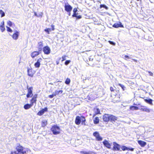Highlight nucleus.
Listing matches in <instances>:
<instances>
[{
    "label": "nucleus",
    "mask_w": 154,
    "mask_h": 154,
    "mask_svg": "<svg viewBox=\"0 0 154 154\" xmlns=\"http://www.w3.org/2000/svg\"><path fill=\"white\" fill-rule=\"evenodd\" d=\"M103 119L106 122H108L110 121L113 123L117 120L118 117L113 115L105 114L103 116Z\"/></svg>",
    "instance_id": "obj_1"
},
{
    "label": "nucleus",
    "mask_w": 154,
    "mask_h": 154,
    "mask_svg": "<svg viewBox=\"0 0 154 154\" xmlns=\"http://www.w3.org/2000/svg\"><path fill=\"white\" fill-rule=\"evenodd\" d=\"M25 148L20 143H17L15 147V151H11L10 154H25L26 152Z\"/></svg>",
    "instance_id": "obj_2"
},
{
    "label": "nucleus",
    "mask_w": 154,
    "mask_h": 154,
    "mask_svg": "<svg viewBox=\"0 0 154 154\" xmlns=\"http://www.w3.org/2000/svg\"><path fill=\"white\" fill-rule=\"evenodd\" d=\"M86 119L83 116H76L75 120V123L77 125H79L81 123L82 125H85Z\"/></svg>",
    "instance_id": "obj_3"
},
{
    "label": "nucleus",
    "mask_w": 154,
    "mask_h": 154,
    "mask_svg": "<svg viewBox=\"0 0 154 154\" xmlns=\"http://www.w3.org/2000/svg\"><path fill=\"white\" fill-rule=\"evenodd\" d=\"M51 130L54 135L59 134L60 133V128L57 125L53 126L51 128Z\"/></svg>",
    "instance_id": "obj_4"
},
{
    "label": "nucleus",
    "mask_w": 154,
    "mask_h": 154,
    "mask_svg": "<svg viewBox=\"0 0 154 154\" xmlns=\"http://www.w3.org/2000/svg\"><path fill=\"white\" fill-rule=\"evenodd\" d=\"M27 93L26 94V97L27 98L32 97L33 95V88L32 86H31L29 88H27Z\"/></svg>",
    "instance_id": "obj_5"
},
{
    "label": "nucleus",
    "mask_w": 154,
    "mask_h": 154,
    "mask_svg": "<svg viewBox=\"0 0 154 154\" xmlns=\"http://www.w3.org/2000/svg\"><path fill=\"white\" fill-rule=\"evenodd\" d=\"M27 71L28 75L31 77H33L35 73V71L31 68H28Z\"/></svg>",
    "instance_id": "obj_6"
},
{
    "label": "nucleus",
    "mask_w": 154,
    "mask_h": 154,
    "mask_svg": "<svg viewBox=\"0 0 154 154\" xmlns=\"http://www.w3.org/2000/svg\"><path fill=\"white\" fill-rule=\"evenodd\" d=\"M42 50L44 54H45L48 55L51 52L50 48L48 46L44 47Z\"/></svg>",
    "instance_id": "obj_7"
},
{
    "label": "nucleus",
    "mask_w": 154,
    "mask_h": 154,
    "mask_svg": "<svg viewBox=\"0 0 154 154\" xmlns=\"http://www.w3.org/2000/svg\"><path fill=\"white\" fill-rule=\"evenodd\" d=\"M93 135L95 137L97 140L101 141L102 140V137L100 136L99 133L98 132L95 131L94 132L93 134Z\"/></svg>",
    "instance_id": "obj_8"
},
{
    "label": "nucleus",
    "mask_w": 154,
    "mask_h": 154,
    "mask_svg": "<svg viewBox=\"0 0 154 154\" xmlns=\"http://www.w3.org/2000/svg\"><path fill=\"white\" fill-rule=\"evenodd\" d=\"M113 146L112 148V150L113 151H119L120 150V145L116 142H113Z\"/></svg>",
    "instance_id": "obj_9"
},
{
    "label": "nucleus",
    "mask_w": 154,
    "mask_h": 154,
    "mask_svg": "<svg viewBox=\"0 0 154 154\" xmlns=\"http://www.w3.org/2000/svg\"><path fill=\"white\" fill-rule=\"evenodd\" d=\"M64 8L65 11L69 13V15L70 16V12L72 10V7L69 4L66 5L64 6Z\"/></svg>",
    "instance_id": "obj_10"
},
{
    "label": "nucleus",
    "mask_w": 154,
    "mask_h": 154,
    "mask_svg": "<svg viewBox=\"0 0 154 154\" xmlns=\"http://www.w3.org/2000/svg\"><path fill=\"white\" fill-rule=\"evenodd\" d=\"M96 97V96L95 93H91L89 94L87 96L88 99L90 100H94Z\"/></svg>",
    "instance_id": "obj_11"
},
{
    "label": "nucleus",
    "mask_w": 154,
    "mask_h": 154,
    "mask_svg": "<svg viewBox=\"0 0 154 154\" xmlns=\"http://www.w3.org/2000/svg\"><path fill=\"white\" fill-rule=\"evenodd\" d=\"M38 95L37 94H35L34 95V96L32 97L31 99L30 100V103L32 106L33 105L34 103L36 104L37 101V97Z\"/></svg>",
    "instance_id": "obj_12"
},
{
    "label": "nucleus",
    "mask_w": 154,
    "mask_h": 154,
    "mask_svg": "<svg viewBox=\"0 0 154 154\" xmlns=\"http://www.w3.org/2000/svg\"><path fill=\"white\" fill-rule=\"evenodd\" d=\"M103 143L105 147L109 149L111 148V144L108 140H104L103 142Z\"/></svg>",
    "instance_id": "obj_13"
},
{
    "label": "nucleus",
    "mask_w": 154,
    "mask_h": 154,
    "mask_svg": "<svg viewBox=\"0 0 154 154\" xmlns=\"http://www.w3.org/2000/svg\"><path fill=\"white\" fill-rule=\"evenodd\" d=\"M43 48V44L42 41L38 42V43L37 48L38 50L41 52Z\"/></svg>",
    "instance_id": "obj_14"
},
{
    "label": "nucleus",
    "mask_w": 154,
    "mask_h": 154,
    "mask_svg": "<svg viewBox=\"0 0 154 154\" xmlns=\"http://www.w3.org/2000/svg\"><path fill=\"white\" fill-rule=\"evenodd\" d=\"M42 60V59L41 58H39L37 60L36 62L34 64V66L35 68H38L40 67L41 63L40 62Z\"/></svg>",
    "instance_id": "obj_15"
},
{
    "label": "nucleus",
    "mask_w": 154,
    "mask_h": 154,
    "mask_svg": "<svg viewBox=\"0 0 154 154\" xmlns=\"http://www.w3.org/2000/svg\"><path fill=\"white\" fill-rule=\"evenodd\" d=\"M41 53V52L38 50V51H35L31 53V56L32 58H33L39 55Z\"/></svg>",
    "instance_id": "obj_16"
},
{
    "label": "nucleus",
    "mask_w": 154,
    "mask_h": 154,
    "mask_svg": "<svg viewBox=\"0 0 154 154\" xmlns=\"http://www.w3.org/2000/svg\"><path fill=\"white\" fill-rule=\"evenodd\" d=\"M19 35V32L16 30L15 31L14 33L12 35V37L13 39L16 40L18 38Z\"/></svg>",
    "instance_id": "obj_17"
},
{
    "label": "nucleus",
    "mask_w": 154,
    "mask_h": 154,
    "mask_svg": "<svg viewBox=\"0 0 154 154\" xmlns=\"http://www.w3.org/2000/svg\"><path fill=\"white\" fill-rule=\"evenodd\" d=\"M140 107L141 108L139 109L142 111L145 112H150V109L147 108L146 106H141Z\"/></svg>",
    "instance_id": "obj_18"
},
{
    "label": "nucleus",
    "mask_w": 154,
    "mask_h": 154,
    "mask_svg": "<svg viewBox=\"0 0 154 154\" xmlns=\"http://www.w3.org/2000/svg\"><path fill=\"white\" fill-rule=\"evenodd\" d=\"M48 111V108L47 107H45L44 109L39 111L37 113V115L41 116L43 115L45 112Z\"/></svg>",
    "instance_id": "obj_19"
},
{
    "label": "nucleus",
    "mask_w": 154,
    "mask_h": 154,
    "mask_svg": "<svg viewBox=\"0 0 154 154\" xmlns=\"http://www.w3.org/2000/svg\"><path fill=\"white\" fill-rule=\"evenodd\" d=\"M112 26L115 28H118L119 27H124L123 25L122 24V23L120 22H119L118 23H115Z\"/></svg>",
    "instance_id": "obj_20"
},
{
    "label": "nucleus",
    "mask_w": 154,
    "mask_h": 154,
    "mask_svg": "<svg viewBox=\"0 0 154 154\" xmlns=\"http://www.w3.org/2000/svg\"><path fill=\"white\" fill-rule=\"evenodd\" d=\"M122 150L124 151L126 150H130L133 151L134 150V148H128L125 146H122L121 147Z\"/></svg>",
    "instance_id": "obj_21"
},
{
    "label": "nucleus",
    "mask_w": 154,
    "mask_h": 154,
    "mask_svg": "<svg viewBox=\"0 0 154 154\" xmlns=\"http://www.w3.org/2000/svg\"><path fill=\"white\" fill-rule=\"evenodd\" d=\"M138 143L142 147H144L146 144V142L141 140H138Z\"/></svg>",
    "instance_id": "obj_22"
},
{
    "label": "nucleus",
    "mask_w": 154,
    "mask_h": 154,
    "mask_svg": "<svg viewBox=\"0 0 154 154\" xmlns=\"http://www.w3.org/2000/svg\"><path fill=\"white\" fill-rule=\"evenodd\" d=\"M1 23V25H0V29L2 32H3L5 30L4 22L3 21Z\"/></svg>",
    "instance_id": "obj_23"
},
{
    "label": "nucleus",
    "mask_w": 154,
    "mask_h": 154,
    "mask_svg": "<svg viewBox=\"0 0 154 154\" xmlns=\"http://www.w3.org/2000/svg\"><path fill=\"white\" fill-rule=\"evenodd\" d=\"M144 100L146 102L150 104V105H153V103H152L153 100L152 99H151L150 98H149L148 99H145Z\"/></svg>",
    "instance_id": "obj_24"
},
{
    "label": "nucleus",
    "mask_w": 154,
    "mask_h": 154,
    "mask_svg": "<svg viewBox=\"0 0 154 154\" xmlns=\"http://www.w3.org/2000/svg\"><path fill=\"white\" fill-rule=\"evenodd\" d=\"M100 122V119L99 118L96 116L93 119V122L94 124H98Z\"/></svg>",
    "instance_id": "obj_25"
},
{
    "label": "nucleus",
    "mask_w": 154,
    "mask_h": 154,
    "mask_svg": "<svg viewBox=\"0 0 154 154\" xmlns=\"http://www.w3.org/2000/svg\"><path fill=\"white\" fill-rule=\"evenodd\" d=\"M32 106V105L31 103H27L25 104L24 106L23 107L25 109H27L30 108Z\"/></svg>",
    "instance_id": "obj_26"
},
{
    "label": "nucleus",
    "mask_w": 154,
    "mask_h": 154,
    "mask_svg": "<svg viewBox=\"0 0 154 154\" xmlns=\"http://www.w3.org/2000/svg\"><path fill=\"white\" fill-rule=\"evenodd\" d=\"M139 109L138 107L134 106H130L129 108L130 110L133 111L134 110H137Z\"/></svg>",
    "instance_id": "obj_27"
},
{
    "label": "nucleus",
    "mask_w": 154,
    "mask_h": 154,
    "mask_svg": "<svg viewBox=\"0 0 154 154\" xmlns=\"http://www.w3.org/2000/svg\"><path fill=\"white\" fill-rule=\"evenodd\" d=\"M101 113L100 112V111L99 109L96 108V111L95 112V113L93 114V118L95 116L98 114H100Z\"/></svg>",
    "instance_id": "obj_28"
},
{
    "label": "nucleus",
    "mask_w": 154,
    "mask_h": 154,
    "mask_svg": "<svg viewBox=\"0 0 154 154\" xmlns=\"http://www.w3.org/2000/svg\"><path fill=\"white\" fill-rule=\"evenodd\" d=\"M47 124V120H43L42 122L41 126L42 127H45Z\"/></svg>",
    "instance_id": "obj_29"
},
{
    "label": "nucleus",
    "mask_w": 154,
    "mask_h": 154,
    "mask_svg": "<svg viewBox=\"0 0 154 154\" xmlns=\"http://www.w3.org/2000/svg\"><path fill=\"white\" fill-rule=\"evenodd\" d=\"M63 91L62 90L59 91H55L54 92V94L56 96L57 95H58L59 94H61L62 93Z\"/></svg>",
    "instance_id": "obj_30"
},
{
    "label": "nucleus",
    "mask_w": 154,
    "mask_h": 154,
    "mask_svg": "<svg viewBox=\"0 0 154 154\" xmlns=\"http://www.w3.org/2000/svg\"><path fill=\"white\" fill-rule=\"evenodd\" d=\"M77 11V9L76 8H74V9L73 10V14L72 15V16L73 17H74L76 16V14H77L76 13V12Z\"/></svg>",
    "instance_id": "obj_31"
},
{
    "label": "nucleus",
    "mask_w": 154,
    "mask_h": 154,
    "mask_svg": "<svg viewBox=\"0 0 154 154\" xmlns=\"http://www.w3.org/2000/svg\"><path fill=\"white\" fill-rule=\"evenodd\" d=\"M100 8H105L106 10H108L109 8L108 7L104 4H101L100 5Z\"/></svg>",
    "instance_id": "obj_32"
},
{
    "label": "nucleus",
    "mask_w": 154,
    "mask_h": 154,
    "mask_svg": "<svg viewBox=\"0 0 154 154\" xmlns=\"http://www.w3.org/2000/svg\"><path fill=\"white\" fill-rule=\"evenodd\" d=\"M34 15L35 16H36L37 17H42L43 15V13L42 12H41L40 13V14H39L38 15L35 12H34Z\"/></svg>",
    "instance_id": "obj_33"
},
{
    "label": "nucleus",
    "mask_w": 154,
    "mask_h": 154,
    "mask_svg": "<svg viewBox=\"0 0 154 154\" xmlns=\"http://www.w3.org/2000/svg\"><path fill=\"white\" fill-rule=\"evenodd\" d=\"M45 31L48 34H50V32L52 31L50 28H46L45 29Z\"/></svg>",
    "instance_id": "obj_34"
},
{
    "label": "nucleus",
    "mask_w": 154,
    "mask_h": 154,
    "mask_svg": "<svg viewBox=\"0 0 154 154\" xmlns=\"http://www.w3.org/2000/svg\"><path fill=\"white\" fill-rule=\"evenodd\" d=\"M70 82V80L69 78H67L65 81V83L67 85H69Z\"/></svg>",
    "instance_id": "obj_35"
},
{
    "label": "nucleus",
    "mask_w": 154,
    "mask_h": 154,
    "mask_svg": "<svg viewBox=\"0 0 154 154\" xmlns=\"http://www.w3.org/2000/svg\"><path fill=\"white\" fill-rule=\"evenodd\" d=\"M0 14L1 15V17H2L5 16V14L4 12L2 10H0Z\"/></svg>",
    "instance_id": "obj_36"
},
{
    "label": "nucleus",
    "mask_w": 154,
    "mask_h": 154,
    "mask_svg": "<svg viewBox=\"0 0 154 154\" xmlns=\"http://www.w3.org/2000/svg\"><path fill=\"white\" fill-rule=\"evenodd\" d=\"M6 27L7 28V30L8 32H11V33L12 32H13L12 30L9 27L6 26Z\"/></svg>",
    "instance_id": "obj_37"
},
{
    "label": "nucleus",
    "mask_w": 154,
    "mask_h": 154,
    "mask_svg": "<svg viewBox=\"0 0 154 154\" xmlns=\"http://www.w3.org/2000/svg\"><path fill=\"white\" fill-rule=\"evenodd\" d=\"M118 85H119L122 88V89L123 91H124L125 90V87L124 86V85H122V84H120V83Z\"/></svg>",
    "instance_id": "obj_38"
},
{
    "label": "nucleus",
    "mask_w": 154,
    "mask_h": 154,
    "mask_svg": "<svg viewBox=\"0 0 154 154\" xmlns=\"http://www.w3.org/2000/svg\"><path fill=\"white\" fill-rule=\"evenodd\" d=\"M7 25L11 27L12 25V22L10 20L8 21L7 22Z\"/></svg>",
    "instance_id": "obj_39"
},
{
    "label": "nucleus",
    "mask_w": 154,
    "mask_h": 154,
    "mask_svg": "<svg viewBox=\"0 0 154 154\" xmlns=\"http://www.w3.org/2000/svg\"><path fill=\"white\" fill-rule=\"evenodd\" d=\"M66 56L65 55H63L62 57V60L61 61L62 62L66 60Z\"/></svg>",
    "instance_id": "obj_40"
},
{
    "label": "nucleus",
    "mask_w": 154,
    "mask_h": 154,
    "mask_svg": "<svg viewBox=\"0 0 154 154\" xmlns=\"http://www.w3.org/2000/svg\"><path fill=\"white\" fill-rule=\"evenodd\" d=\"M124 57L125 58L124 59L126 60H127L128 59H130L131 58L130 57L127 55H125L124 56Z\"/></svg>",
    "instance_id": "obj_41"
},
{
    "label": "nucleus",
    "mask_w": 154,
    "mask_h": 154,
    "mask_svg": "<svg viewBox=\"0 0 154 154\" xmlns=\"http://www.w3.org/2000/svg\"><path fill=\"white\" fill-rule=\"evenodd\" d=\"M55 94H53L51 95H49L48 96V97L49 98H52L53 97H54V96H55Z\"/></svg>",
    "instance_id": "obj_42"
},
{
    "label": "nucleus",
    "mask_w": 154,
    "mask_h": 154,
    "mask_svg": "<svg viewBox=\"0 0 154 154\" xmlns=\"http://www.w3.org/2000/svg\"><path fill=\"white\" fill-rule=\"evenodd\" d=\"M71 61L70 60H66L65 62V64L66 65H67Z\"/></svg>",
    "instance_id": "obj_43"
},
{
    "label": "nucleus",
    "mask_w": 154,
    "mask_h": 154,
    "mask_svg": "<svg viewBox=\"0 0 154 154\" xmlns=\"http://www.w3.org/2000/svg\"><path fill=\"white\" fill-rule=\"evenodd\" d=\"M77 14H76V17H76L77 19H80L82 18V16L81 15L77 16Z\"/></svg>",
    "instance_id": "obj_44"
},
{
    "label": "nucleus",
    "mask_w": 154,
    "mask_h": 154,
    "mask_svg": "<svg viewBox=\"0 0 154 154\" xmlns=\"http://www.w3.org/2000/svg\"><path fill=\"white\" fill-rule=\"evenodd\" d=\"M108 42L111 45H115V43L114 42L110 41H109Z\"/></svg>",
    "instance_id": "obj_45"
},
{
    "label": "nucleus",
    "mask_w": 154,
    "mask_h": 154,
    "mask_svg": "<svg viewBox=\"0 0 154 154\" xmlns=\"http://www.w3.org/2000/svg\"><path fill=\"white\" fill-rule=\"evenodd\" d=\"M110 91L111 92L114 91H115V89L113 87H112V86L110 87Z\"/></svg>",
    "instance_id": "obj_46"
},
{
    "label": "nucleus",
    "mask_w": 154,
    "mask_h": 154,
    "mask_svg": "<svg viewBox=\"0 0 154 154\" xmlns=\"http://www.w3.org/2000/svg\"><path fill=\"white\" fill-rule=\"evenodd\" d=\"M80 153L81 154H87V152L85 151H81Z\"/></svg>",
    "instance_id": "obj_47"
},
{
    "label": "nucleus",
    "mask_w": 154,
    "mask_h": 154,
    "mask_svg": "<svg viewBox=\"0 0 154 154\" xmlns=\"http://www.w3.org/2000/svg\"><path fill=\"white\" fill-rule=\"evenodd\" d=\"M52 28L51 29L52 31H54L55 29L54 26V25L52 24L51 26Z\"/></svg>",
    "instance_id": "obj_48"
},
{
    "label": "nucleus",
    "mask_w": 154,
    "mask_h": 154,
    "mask_svg": "<svg viewBox=\"0 0 154 154\" xmlns=\"http://www.w3.org/2000/svg\"><path fill=\"white\" fill-rule=\"evenodd\" d=\"M87 154H94V152L92 151H90L87 152Z\"/></svg>",
    "instance_id": "obj_49"
},
{
    "label": "nucleus",
    "mask_w": 154,
    "mask_h": 154,
    "mask_svg": "<svg viewBox=\"0 0 154 154\" xmlns=\"http://www.w3.org/2000/svg\"><path fill=\"white\" fill-rule=\"evenodd\" d=\"M148 72L150 76H152L153 75V74L151 72L148 71Z\"/></svg>",
    "instance_id": "obj_50"
},
{
    "label": "nucleus",
    "mask_w": 154,
    "mask_h": 154,
    "mask_svg": "<svg viewBox=\"0 0 154 154\" xmlns=\"http://www.w3.org/2000/svg\"><path fill=\"white\" fill-rule=\"evenodd\" d=\"M132 60L134 61V62H137V60H136V59H132Z\"/></svg>",
    "instance_id": "obj_51"
},
{
    "label": "nucleus",
    "mask_w": 154,
    "mask_h": 154,
    "mask_svg": "<svg viewBox=\"0 0 154 154\" xmlns=\"http://www.w3.org/2000/svg\"><path fill=\"white\" fill-rule=\"evenodd\" d=\"M56 62L57 65H58L59 63V62L58 61H57Z\"/></svg>",
    "instance_id": "obj_52"
},
{
    "label": "nucleus",
    "mask_w": 154,
    "mask_h": 154,
    "mask_svg": "<svg viewBox=\"0 0 154 154\" xmlns=\"http://www.w3.org/2000/svg\"><path fill=\"white\" fill-rule=\"evenodd\" d=\"M137 1H140L141 2H142V0H137Z\"/></svg>",
    "instance_id": "obj_53"
}]
</instances>
